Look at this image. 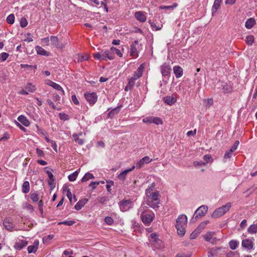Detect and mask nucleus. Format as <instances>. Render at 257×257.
I'll list each match as a JSON object with an SVG mask.
<instances>
[{
	"instance_id": "nucleus-41",
	"label": "nucleus",
	"mask_w": 257,
	"mask_h": 257,
	"mask_svg": "<svg viewBox=\"0 0 257 257\" xmlns=\"http://www.w3.org/2000/svg\"><path fill=\"white\" fill-rule=\"evenodd\" d=\"M7 22L10 24H13L15 22V16L14 14L9 15L7 18Z\"/></svg>"
},
{
	"instance_id": "nucleus-58",
	"label": "nucleus",
	"mask_w": 257,
	"mask_h": 257,
	"mask_svg": "<svg viewBox=\"0 0 257 257\" xmlns=\"http://www.w3.org/2000/svg\"><path fill=\"white\" fill-rule=\"evenodd\" d=\"M193 164L194 166L196 167L200 166H205L206 165V163L202 161H200L194 162Z\"/></svg>"
},
{
	"instance_id": "nucleus-31",
	"label": "nucleus",
	"mask_w": 257,
	"mask_h": 257,
	"mask_svg": "<svg viewBox=\"0 0 257 257\" xmlns=\"http://www.w3.org/2000/svg\"><path fill=\"white\" fill-rule=\"evenodd\" d=\"M94 178V176L92 174L90 173L89 172L86 173L85 175L81 179V181L82 182H85L87 181L90 179H93Z\"/></svg>"
},
{
	"instance_id": "nucleus-54",
	"label": "nucleus",
	"mask_w": 257,
	"mask_h": 257,
	"mask_svg": "<svg viewBox=\"0 0 257 257\" xmlns=\"http://www.w3.org/2000/svg\"><path fill=\"white\" fill-rule=\"evenodd\" d=\"M104 221L108 225H111L113 222V219L111 217L108 216L105 218Z\"/></svg>"
},
{
	"instance_id": "nucleus-53",
	"label": "nucleus",
	"mask_w": 257,
	"mask_h": 257,
	"mask_svg": "<svg viewBox=\"0 0 257 257\" xmlns=\"http://www.w3.org/2000/svg\"><path fill=\"white\" fill-rule=\"evenodd\" d=\"M26 89L31 92H34L36 90L35 86L32 85L31 84H28Z\"/></svg>"
},
{
	"instance_id": "nucleus-28",
	"label": "nucleus",
	"mask_w": 257,
	"mask_h": 257,
	"mask_svg": "<svg viewBox=\"0 0 257 257\" xmlns=\"http://www.w3.org/2000/svg\"><path fill=\"white\" fill-rule=\"evenodd\" d=\"M221 2L222 0H214V4L212 8V12L213 14L216 13L217 10L218 9Z\"/></svg>"
},
{
	"instance_id": "nucleus-4",
	"label": "nucleus",
	"mask_w": 257,
	"mask_h": 257,
	"mask_svg": "<svg viewBox=\"0 0 257 257\" xmlns=\"http://www.w3.org/2000/svg\"><path fill=\"white\" fill-rule=\"evenodd\" d=\"M231 206L230 202L227 203L225 205L221 207L216 209L211 214L212 218H218L223 215L226 212L229 211Z\"/></svg>"
},
{
	"instance_id": "nucleus-44",
	"label": "nucleus",
	"mask_w": 257,
	"mask_h": 257,
	"mask_svg": "<svg viewBox=\"0 0 257 257\" xmlns=\"http://www.w3.org/2000/svg\"><path fill=\"white\" fill-rule=\"evenodd\" d=\"M28 25V22L26 19L24 17H22L20 20V26L22 28H24Z\"/></svg>"
},
{
	"instance_id": "nucleus-59",
	"label": "nucleus",
	"mask_w": 257,
	"mask_h": 257,
	"mask_svg": "<svg viewBox=\"0 0 257 257\" xmlns=\"http://www.w3.org/2000/svg\"><path fill=\"white\" fill-rule=\"evenodd\" d=\"M150 24L151 25V26L152 27V28L153 29V30H155L156 31H158V30H160L161 29V28L158 27L155 23H154V22H152L151 21H150Z\"/></svg>"
},
{
	"instance_id": "nucleus-34",
	"label": "nucleus",
	"mask_w": 257,
	"mask_h": 257,
	"mask_svg": "<svg viewBox=\"0 0 257 257\" xmlns=\"http://www.w3.org/2000/svg\"><path fill=\"white\" fill-rule=\"evenodd\" d=\"M232 154H233V152H231L230 150H229L228 152H226L224 155L223 162H226L228 160H229L230 158L232 156Z\"/></svg>"
},
{
	"instance_id": "nucleus-14",
	"label": "nucleus",
	"mask_w": 257,
	"mask_h": 257,
	"mask_svg": "<svg viewBox=\"0 0 257 257\" xmlns=\"http://www.w3.org/2000/svg\"><path fill=\"white\" fill-rule=\"evenodd\" d=\"M4 227L8 230L11 231L14 227V224L12 221V219L10 218H6L3 222Z\"/></svg>"
},
{
	"instance_id": "nucleus-2",
	"label": "nucleus",
	"mask_w": 257,
	"mask_h": 257,
	"mask_svg": "<svg viewBox=\"0 0 257 257\" xmlns=\"http://www.w3.org/2000/svg\"><path fill=\"white\" fill-rule=\"evenodd\" d=\"M187 217L185 214H181L176 219V228L179 235L183 236L186 232Z\"/></svg>"
},
{
	"instance_id": "nucleus-1",
	"label": "nucleus",
	"mask_w": 257,
	"mask_h": 257,
	"mask_svg": "<svg viewBox=\"0 0 257 257\" xmlns=\"http://www.w3.org/2000/svg\"><path fill=\"white\" fill-rule=\"evenodd\" d=\"M141 213V218L143 222L146 225H149L155 217V214L147 206H141L139 209V213Z\"/></svg>"
},
{
	"instance_id": "nucleus-63",
	"label": "nucleus",
	"mask_w": 257,
	"mask_h": 257,
	"mask_svg": "<svg viewBox=\"0 0 257 257\" xmlns=\"http://www.w3.org/2000/svg\"><path fill=\"white\" fill-rule=\"evenodd\" d=\"M114 182L112 181L107 182V185L106 186L107 190L108 192H110V187L113 185Z\"/></svg>"
},
{
	"instance_id": "nucleus-13",
	"label": "nucleus",
	"mask_w": 257,
	"mask_h": 257,
	"mask_svg": "<svg viewBox=\"0 0 257 257\" xmlns=\"http://www.w3.org/2000/svg\"><path fill=\"white\" fill-rule=\"evenodd\" d=\"M152 161L148 156H146L140 160L136 164L135 167L137 168H141L144 164H148Z\"/></svg>"
},
{
	"instance_id": "nucleus-11",
	"label": "nucleus",
	"mask_w": 257,
	"mask_h": 257,
	"mask_svg": "<svg viewBox=\"0 0 257 257\" xmlns=\"http://www.w3.org/2000/svg\"><path fill=\"white\" fill-rule=\"evenodd\" d=\"M214 232H208L203 235V237L206 241L214 244L216 241V238L214 237Z\"/></svg>"
},
{
	"instance_id": "nucleus-46",
	"label": "nucleus",
	"mask_w": 257,
	"mask_h": 257,
	"mask_svg": "<svg viewBox=\"0 0 257 257\" xmlns=\"http://www.w3.org/2000/svg\"><path fill=\"white\" fill-rule=\"evenodd\" d=\"M59 116L60 119L63 120H67L69 118V116L67 114L64 113H60L59 114Z\"/></svg>"
},
{
	"instance_id": "nucleus-36",
	"label": "nucleus",
	"mask_w": 257,
	"mask_h": 257,
	"mask_svg": "<svg viewBox=\"0 0 257 257\" xmlns=\"http://www.w3.org/2000/svg\"><path fill=\"white\" fill-rule=\"evenodd\" d=\"M110 49H111V52H112V54L113 55L114 53H115L119 57H122V54L119 50L116 49V48H115L114 47H112L110 48Z\"/></svg>"
},
{
	"instance_id": "nucleus-21",
	"label": "nucleus",
	"mask_w": 257,
	"mask_h": 257,
	"mask_svg": "<svg viewBox=\"0 0 257 257\" xmlns=\"http://www.w3.org/2000/svg\"><path fill=\"white\" fill-rule=\"evenodd\" d=\"M135 18L141 22H145L146 20V17L142 12H137L135 14Z\"/></svg>"
},
{
	"instance_id": "nucleus-3",
	"label": "nucleus",
	"mask_w": 257,
	"mask_h": 257,
	"mask_svg": "<svg viewBox=\"0 0 257 257\" xmlns=\"http://www.w3.org/2000/svg\"><path fill=\"white\" fill-rule=\"evenodd\" d=\"M158 196L159 193L158 192H153L149 196H147V204L154 209H158L159 207L158 204L160 203Z\"/></svg>"
},
{
	"instance_id": "nucleus-29",
	"label": "nucleus",
	"mask_w": 257,
	"mask_h": 257,
	"mask_svg": "<svg viewBox=\"0 0 257 257\" xmlns=\"http://www.w3.org/2000/svg\"><path fill=\"white\" fill-rule=\"evenodd\" d=\"M82 133H80L78 134H74L73 135L74 141L80 145H83L84 143L83 140L79 138V136L82 135Z\"/></svg>"
},
{
	"instance_id": "nucleus-39",
	"label": "nucleus",
	"mask_w": 257,
	"mask_h": 257,
	"mask_svg": "<svg viewBox=\"0 0 257 257\" xmlns=\"http://www.w3.org/2000/svg\"><path fill=\"white\" fill-rule=\"evenodd\" d=\"M30 198L33 202H37L39 200V197L37 193H31L30 194Z\"/></svg>"
},
{
	"instance_id": "nucleus-49",
	"label": "nucleus",
	"mask_w": 257,
	"mask_h": 257,
	"mask_svg": "<svg viewBox=\"0 0 257 257\" xmlns=\"http://www.w3.org/2000/svg\"><path fill=\"white\" fill-rule=\"evenodd\" d=\"M154 183H152L151 186H150L149 188H147L146 190V194L147 196H149L150 194H152L151 191L153 190L154 188Z\"/></svg>"
},
{
	"instance_id": "nucleus-50",
	"label": "nucleus",
	"mask_w": 257,
	"mask_h": 257,
	"mask_svg": "<svg viewBox=\"0 0 257 257\" xmlns=\"http://www.w3.org/2000/svg\"><path fill=\"white\" fill-rule=\"evenodd\" d=\"M204 160L206 161V164L208 163L211 162L213 161L211 156L210 155H206L203 157Z\"/></svg>"
},
{
	"instance_id": "nucleus-17",
	"label": "nucleus",
	"mask_w": 257,
	"mask_h": 257,
	"mask_svg": "<svg viewBox=\"0 0 257 257\" xmlns=\"http://www.w3.org/2000/svg\"><path fill=\"white\" fill-rule=\"evenodd\" d=\"M144 68L143 64H141L139 66L137 71L134 73L133 76L132 77L134 79L137 80L142 76Z\"/></svg>"
},
{
	"instance_id": "nucleus-20",
	"label": "nucleus",
	"mask_w": 257,
	"mask_h": 257,
	"mask_svg": "<svg viewBox=\"0 0 257 257\" xmlns=\"http://www.w3.org/2000/svg\"><path fill=\"white\" fill-rule=\"evenodd\" d=\"M135 168V166H133L131 168L129 169H127V170H125L124 171H122V172H121L118 176H117V178L120 180H122V181H123L125 180V177L127 175V174L133 171L134 169Z\"/></svg>"
},
{
	"instance_id": "nucleus-12",
	"label": "nucleus",
	"mask_w": 257,
	"mask_h": 257,
	"mask_svg": "<svg viewBox=\"0 0 257 257\" xmlns=\"http://www.w3.org/2000/svg\"><path fill=\"white\" fill-rule=\"evenodd\" d=\"M28 244V241L24 240L18 239L15 242L14 248L17 250H21L26 246Z\"/></svg>"
},
{
	"instance_id": "nucleus-24",
	"label": "nucleus",
	"mask_w": 257,
	"mask_h": 257,
	"mask_svg": "<svg viewBox=\"0 0 257 257\" xmlns=\"http://www.w3.org/2000/svg\"><path fill=\"white\" fill-rule=\"evenodd\" d=\"M255 19L253 18H250L245 22V26L247 29H250L255 25Z\"/></svg>"
},
{
	"instance_id": "nucleus-60",
	"label": "nucleus",
	"mask_w": 257,
	"mask_h": 257,
	"mask_svg": "<svg viewBox=\"0 0 257 257\" xmlns=\"http://www.w3.org/2000/svg\"><path fill=\"white\" fill-rule=\"evenodd\" d=\"M50 38L46 37L42 39V43L45 46H48L49 45V42Z\"/></svg>"
},
{
	"instance_id": "nucleus-22",
	"label": "nucleus",
	"mask_w": 257,
	"mask_h": 257,
	"mask_svg": "<svg viewBox=\"0 0 257 257\" xmlns=\"http://www.w3.org/2000/svg\"><path fill=\"white\" fill-rule=\"evenodd\" d=\"M87 199H83L79 200L75 205L74 208L77 210H80L88 202Z\"/></svg>"
},
{
	"instance_id": "nucleus-30",
	"label": "nucleus",
	"mask_w": 257,
	"mask_h": 257,
	"mask_svg": "<svg viewBox=\"0 0 257 257\" xmlns=\"http://www.w3.org/2000/svg\"><path fill=\"white\" fill-rule=\"evenodd\" d=\"M30 190V184L27 181H25L22 185V192L24 193H27Z\"/></svg>"
},
{
	"instance_id": "nucleus-7",
	"label": "nucleus",
	"mask_w": 257,
	"mask_h": 257,
	"mask_svg": "<svg viewBox=\"0 0 257 257\" xmlns=\"http://www.w3.org/2000/svg\"><path fill=\"white\" fill-rule=\"evenodd\" d=\"M119 205L121 211H126L133 207V203L131 200H125L120 201Z\"/></svg>"
},
{
	"instance_id": "nucleus-38",
	"label": "nucleus",
	"mask_w": 257,
	"mask_h": 257,
	"mask_svg": "<svg viewBox=\"0 0 257 257\" xmlns=\"http://www.w3.org/2000/svg\"><path fill=\"white\" fill-rule=\"evenodd\" d=\"M254 41V37L252 35H249L246 37L245 42L248 45H251Z\"/></svg>"
},
{
	"instance_id": "nucleus-61",
	"label": "nucleus",
	"mask_w": 257,
	"mask_h": 257,
	"mask_svg": "<svg viewBox=\"0 0 257 257\" xmlns=\"http://www.w3.org/2000/svg\"><path fill=\"white\" fill-rule=\"evenodd\" d=\"M135 80H136L134 79L133 77L129 79L127 85L129 86L130 88L134 86Z\"/></svg>"
},
{
	"instance_id": "nucleus-40",
	"label": "nucleus",
	"mask_w": 257,
	"mask_h": 257,
	"mask_svg": "<svg viewBox=\"0 0 257 257\" xmlns=\"http://www.w3.org/2000/svg\"><path fill=\"white\" fill-rule=\"evenodd\" d=\"M209 222L208 221H206L203 222H201L198 226V227L196 228L197 230L199 231L200 232L202 231V230L205 227L206 225Z\"/></svg>"
},
{
	"instance_id": "nucleus-8",
	"label": "nucleus",
	"mask_w": 257,
	"mask_h": 257,
	"mask_svg": "<svg viewBox=\"0 0 257 257\" xmlns=\"http://www.w3.org/2000/svg\"><path fill=\"white\" fill-rule=\"evenodd\" d=\"M139 48L138 41H135L130 48V55L133 57L137 58L138 56V49Z\"/></svg>"
},
{
	"instance_id": "nucleus-47",
	"label": "nucleus",
	"mask_w": 257,
	"mask_h": 257,
	"mask_svg": "<svg viewBox=\"0 0 257 257\" xmlns=\"http://www.w3.org/2000/svg\"><path fill=\"white\" fill-rule=\"evenodd\" d=\"M153 123L159 125L162 123V119L158 117H154L153 120Z\"/></svg>"
},
{
	"instance_id": "nucleus-32",
	"label": "nucleus",
	"mask_w": 257,
	"mask_h": 257,
	"mask_svg": "<svg viewBox=\"0 0 257 257\" xmlns=\"http://www.w3.org/2000/svg\"><path fill=\"white\" fill-rule=\"evenodd\" d=\"M79 174L78 170H77L73 172V173L71 174L68 176V179L70 181L72 182L76 180L78 175Z\"/></svg>"
},
{
	"instance_id": "nucleus-16",
	"label": "nucleus",
	"mask_w": 257,
	"mask_h": 257,
	"mask_svg": "<svg viewBox=\"0 0 257 257\" xmlns=\"http://www.w3.org/2000/svg\"><path fill=\"white\" fill-rule=\"evenodd\" d=\"M102 60H106L107 59L112 60L114 59V56L112 54L111 49L109 50L102 51Z\"/></svg>"
},
{
	"instance_id": "nucleus-25",
	"label": "nucleus",
	"mask_w": 257,
	"mask_h": 257,
	"mask_svg": "<svg viewBox=\"0 0 257 257\" xmlns=\"http://www.w3.org/2000/svg\"><path fill=\"white\" fill-rule=\"evenodd\" d=\"M18 120L26 126H28L30 124L27 118L23 115H20L18 117Z\"/></svg>"
},
{
	"instance_id": "nucleus-5",
	"label": "nucleus",
	"mask_w": 257,
	"mask_h": 257,
	"mask_svg": "<svg viewBox=\"0 0 257 257\" xmlns=\"http://www.w3.org/2000/svg\"><path fill=\"white\" fill-rule=\"evenodd\" d=\"M208 206L206 205H201L195 211L193 219H197L204 216L207 212Z\"/></svg>"
},
{
	"instance_id": "nucleus-56",
	"label": "nucleus",
	"mask_w": 257,
	"mask_h": 257,
	"mask_svg": "<svg viewBox=\"0 0 257 257\" xmlns=\"http://www.w3.org/2000/svg\"><path fill=\"white\" fill-rule=\"evenodd\" d=\"M239 144V141H236L235 142V143H234V144L233 146H232V147L230 148V151H231V152H233L234 151H235L237 149V147H238V146Z\"/></svg>"
},
{
	"instance_id": "nucleus-52",
	"label": "nucleus",
	"mask_w": 257,
	"mask_h": 257,
	"mask_svg": "<svg viewBox=\"0 0 257 257\" xmlns=\"http://www.w3.org/2000/svg\"><path fill=\"white\" fill-rule=\"evenodd\" d=\"M9 54L6 52H3L0 54V59L2 61H5L9 56Z\"/></svg>"
},
{
	"instance_id": "nucleus-48",
	"label": "nucleus",
	"mask_w": 257,
	"mask_h": 257,
	"mask_svg": "<svg viewBox=\"0 0 257 257\" xmlns=\"http://www.w3.org/2000/svg\"><path fill=\"white\" fill-rule=\"evenodd\" d=\"M154 116H149L146 117L143 119V122L146 123H153Z\"/></svg>"
},
{
	"instance_id": "nucleus-18",
	"label": "nucleus",
	"mask_w": 257,
	"mask_h": 257,
	"mask_svg": "<svg viewBox=\"0 0 257 257\" xmlns=\"http://www.w3.org/2000/svg\"><path fill=\"white\" fill-rule=\"evenodd\" d=\"M39 245V241L35 240L33 245H29L28 248V252L29 253H35L38 249Z\"/></svg>"
},
{
	"instance_id": "nucleus-62",
	"label": "nucleus",
	"mask_w": 257,
	"mask_h": 257,
	"mask_svg": "<svg viewBox=\"0 0 257 257\" xmlns=\"http://www.w3.org/2000/svg\"><path fill=\"white\" fill-rule=\"evenodd\" d=\"M26 39L25 40V41L27 42H31L33 41V38L31 37V34L28 33L26 35Z\"/></svg>"
},
{
	"instance_id": "nucleus-19",
	"label": "nucleus",
	"mask_w": 257,
	"mask_h": 257,
	"mask_svg": "<svg viewBox=\"0 0 257 257\" xmlns=\"http://www.w3.org/2000/svg\"><path fill=\"white\" fill-rule=\"evenodd\" d=\"M161 73L163 76H167L171 71V67L169 64L164 63L161 67Z\"/></svg>"
},
{
	"instance_id": "nucleus-27",
	"label": "nucleus",
	"mask_w": 257,
	"mask_h": 257,
	"mask_svg": "<svg viewBox=\"0 0 257 257\" xmlns=\"http://www.w3.org/2000/svg\"><path fill=\"white\" fill-rule=\"evenodd\" d=\"M36 50L39 55L43 56H49V52H47L45 49L40 46L36 47Z\"/></svg>"
},
{
	"instance_id": "nucleus-55",
	"label": "nucleus",
	"mask_w": 257,
	"mask_h": 257,
	"mask_svg": "<svg viewBox=\"0 0 257 257\" xmlns=\"http://www.w3.org/2000/svg\"><path fill=\"white\" fill-rule=\"evenodd\" d=\"M53 237H54V235H52V234L47 235L43 238V241L44 243H46L48 241H49V240H51L53 238Z\"/></svg>"
},
{
	"instance_id": "nucleus-37",
	"label": "nucleus",
	"mask_w": 257,
	"mask_h": 257,
	"mask_svg": "<svg viewBox=\"0 0 257 257\" xmlns=\"http://www.w3.org/2000/svg\"><path fill=\"white\" fill-rule=\"evenodd\" d=\"M177 6V4H174L172 6H161L159 7V9L161 10H170L173 9L174 8L176 7Z\"/></svg>"
},
{
	"instance_id": "nucleus-45",
	"label": "nucleus",
	"mask_w": 257,
	"mask_h": 257,
	"mask_svg": "<svg viewBox=\"0 0 257 257\" xmlns=\"http://www.w3.org/2000/svg\"><path fill=\"white\" fill-rule=\"evenodd\" d=\"M93 57H94L95 59H98V60H102V51H101L100 52H97V53H94L93 54Z\"/></svg>"
},
{
	"instance_id": "nucleus-15",
	"label": "nucleus",
	"mask_w": 257,
	"mask_h": 257,
	"mask_svg": "<svg viewBox=\"0 0 257 257\" xmlns=\"http://www.w3.org/2000/svg\"><path fill=\"white\" fill-rule=\"evenodd\" d=\"M242 246L247 250H250L253 248V243L249 239H245L242 241Z\"/></svg>"
},
{
	"instance_id": "nucleus-9",
	"label": "nucleus",
	"mask_w": 257,
	"mask_h": 257,
	"mask_svg": "<svg viewBox=\"0 0 257 257\" xmlns=\"http://www.w3.org/2000/svg\"><path fill=\"white\" fill-rule=\"evenodd\" d=\"M84 96L89 103L92 105L96 102L97 99V96L94 92L86 93L84 94Z\"/></svg>"
},
{
	"instance_id": "nucleus-23",
	"label": "nucleus",
	"mask_w": 257,
	"mask_h": 257,
	"mask_svg": "<svg viewBox=\"0 0 257 257\" xmlns=\"http://www.w3.org/2000/svg\"><path fill=\"white\" fill-rule=\"evenodd\" d=\"M174 73L177 78L180 77L183 75L182 68L178 66H175L173 68Z\"/></svg>"
},
{
	"instance_id": "nucleus-64",
	"label": "nucleus",
	"mask_w": 257,
	"mask_h": 257,
	"mask_svg": "<svg viewBox=\"0 0 257 257\" xmlns=\"http://www.w3.org/2000/svg\"><path fill=\"white\" fill-rule=\"evenodd\" d=\"M47 174L50 180L52 182H54L55 179H54V177L53 175L52 174V173L51 172L47 171Z\"/></svg>"
},
{
	"instance_id": "nucleus-10",
	"label": "nucleus",
	"mask_w": 257,
	"mask_h": 257,
	"mask_svg": "<svg viewBox=\"0 0 257 257\" xmlns=\"http://www.w3.org/2000/svg\"><path fill=\"white\" fill-rule=\"evenodd\" d=\"M51 44L58 49H63L65 46V44H60L58 38L56 36H51L50 37Z\"/></svg>"
},
{
	"instance_id": "nucleus-43",
	"label": "nucleus",
	"mask_w": 257,
	"mask_h": 257,
	"mask_svg": "<svg viewBox=\"0 0 257 257\" xmlns=\"http://www.w3.org/2000/svg\"><path fill=\"white\" fill-rule=\"evenodd\" d=\"M75 223L74 221L72 220H68V221H64L63 222H60L58 223V225L60 224H64L68 226H71Z\"/></svg>"
},
{
	"instance_id": "nucleus-42",
	"label": "nucleus",
	"mask_w": 257,
	"mask_h": 257,
	"mask_svg": "<svg viewBox=\"0 0 257 257\" xmlns=\"http://www.w3.org/2000/svg\"><path fill=\"white\" fill-rule=\"evenodd\" d=\"M200 233L199 231L197 230L196 229L192 232V233L190 234V238L191 239H193L196 238L197 236Z\"/></svg>"
},
{
	"instance_id": "nucleus-6",
	"label": "nucleus",
	"mask_w": 257,
	"mask_h": 257,
	"mask_svg": "<svg viewBox=\"0 0 257 257\" xmlns=\"http://www.w3.org/2000/svg\"><path fill=\"white\" fill-rule=\"evenodd\" d=\"M150 241L157 248H160L163 246L162 241L158 238L157 235L155 233H153L150 234Z\"/></svg>"
},
{
	"instance_id": "nucleus-51",
	"label": "nucleus",
	"mask_w": 257,
	"mask_h": 257,
	"mask_svg": "<svg viewBox=\"0 0 257 257\" xmlns=\"http://www.w3.org/2000/svg\"><path fill=\"white\" fill-rule=\"evenodd\" d=\"M53 87L57 90H60L62 92V93L64 94V91L59 84L55 83L54 85L53 86Z\"/></svg>"
},
{
	"instance_id": "nucleus-57",
	"label": "nucleus",
	"mask_w": 257,
	"mask_h": 257,
	"mask_svg": "<svg viewBox=\"0 0 257 257\" xmlns=\"http://www.w3.org/2000/svg\"><path fill=\"white\" fill-rule=\"evenodd\" d=\"M36 153L39 157H44L45 156L44 152L42 150L38 148L36 149Z\"/></svg>"
},
{
	"instance_id": "nucleus-33",
	"label": "nucleus",
	"mask_w": 257,
	"mask_h": 257,
	"mask_svg": "<svg viewBox=\"0 0 257 257\" xmlns=\"http://www.w3.org/2000/svg\"><path fill=\"white\" fill-rule=\"evenodd\" d=\"M247 231L250 234H254L257 232V227L253 223L249 226L247 229Z\"/></svg>"
},
{
	"instance_id": "nucleus-26",
	"label": "nucleus",
	"mask_w": 257,
	"mask_h": 257,
	"mask_svg": "<svg viewBox=\"0 0 257 257\" xmlns=\"http://www.w3.org/2000/svg\"><path fill=\"white\" fill-rule=\"evenodd\" d=\"M164 101L168 104L171 105L176 102V99L172 96H167L164 98Z\"/></svg>"
},
{
	"instance_id": "nucleus-35",
	"label": "nucleus",
	"mask_w": 257,
	"mask_h": 257,
	"mask_svg": "<svg viewBox=\"0 0 257 257\" xmlns=\"http://www.w3.org/2000/svg\"><path fill=\"white\" fill-rule=\"evenodd\" d=\"M238 244V242L235 240H231L229 242V247L232 250L236 249Z\"/></svg>"
}]
</instances>
